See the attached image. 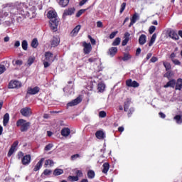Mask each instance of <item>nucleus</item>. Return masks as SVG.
<instances>
[{
	"label": "nucleus",
	"instance_id": "nucleus-8",
	"mask_svg": "<svg viewBox=\"0 0 182 182\" xmlns=\"http://www.w3.org/2000/svg\"><path fill=\"white\" fill-rule=\"evenodd\" d=\"M84 46V53L85 55H89L90 52H92V45L90 43H83Z\"/></svg>",
	"mask_w": 182,
	"mask_h": 182
},
{
	"label": "nucleus",
	"instance_id": "nucleus-17",
	"mask_svg": "<svg viewBox=\"0 0 182 182\" xmlns=\"http://www.w3.org/2000/svg\"><path fill=\"white\" fill-rule=\"evenodd\" d=\"M48 18L49 19H53V18H58V14H56V11L53 10H50L47 14Z\"/></svg>",
	"mask_w": 182,
	"mask_h": 182
},
{
	"label": "nucleus",
	"instance_id": "nucleus-16",
	"mask_svg": "<svg viewBox=\"0 0 182 182\" xmlns=\"http://www.w3.org/2000/svg\"><path fill=\"white\" fill-rule=\"evenodd\" d=\"M22 163L24 166H26L31 163V155H26L22 159Z\"/></svg>",
	"mask_w": 182,
	"mask_h": 182
},
{
	"label": "nucleus",
	"instance_id": "nucleus-57",
	"mask_svg": "<svg viewBox=\"0 0 182 182\" xmlns=\"http://www.w3.org/2000/svg\"><path fill=\"white\" fill-rule=\"evenodd\" d=\"M172 62L173 63H174V65H181V63H180V61L177 59H173Z\"/></svg>",
	"mask_w": 182,
	"mask_h": 182
},
{
	"label": "nucleus",
	"instance_id": "nucleus-37",
	"mask_svg": "<svg viewBox=\"0 0 182 182\" xmlns=\"http://www.w3.org/2000/svg\"><path fill=\"white\" fill-rule=\"evenodd\" d=\"M21 46L23 50H28V41H26V40H23L21 43Z\"/></svg>",
	"mask_w": 182,
	"mask_h": 182
},
{
	"label": "nucleus",
	"instance_id": "nucleus-21",
	"mask_svg": "<svg viewBox=\"0 0 182 182\" xmlns=\"http://www.w3.org/2000/svg\"><path fill=\"white\" fill-rule=\"evenodd\" d=\"M164 87H176V80H171L169 82H168L166 85H164Z\"/></svg>",
	"mask_w": 182,
	"mask_h": 182
},
{
	"label": "nucleus",
	"instance_id": "nucleus-15",
	"mask_svg": "<svg viewBox=\"0 0 182 182\" xmlns=\"http://www.w3.org/2000/svg\"><path fill=\"white\" fill-rule=\"evenodd\" d=\"M182 89V79L178 78L175 83V90H181Z\"/></svg>",
	"mask_w": 182,
	"mask_h": 182
},
{
	"label": "nucleus",
	"instance_id": "nucleus-1",
	"mask_svg": "<svg viewBox=\"0 0 182 182\" xmlns=\"http://www.w3.org/2000/svg\"><path fill=\"white\" fill-rule=\"evenodd\" d=\"M44 60H43V63L44 65V68H49L50 65H52L53 62H55V57H53V53L50 52H46L44 55Z\"/></svg>",
	"mask_w": 182,
	"mask_h": 182
},
{
	"label": "nucleus",
	"instance_id": "nucleus-30",
	"mask_svg": "<svg viewBox=\"0 0 182 182\" xmlns=\"http://www.w3.org/2000/svg\"><path fill=\"white\" fill-rule=\"evenodd\" d=\"M174 120L177 123V124H181L182 123V115H176L174 117Z\"/></svg>",
	"mask_w": 182,
	"mask_h": 182
},
{
	"label": "nucleus",
	"instance_id": "nucleus-2",
	"mask_svg": "<svg viewBox=\"0 0 182 182\" xmlns=\"http://www.w3.org/2000/svg\"><path fill=\"white\" fill-rule=\"evenodd\" d=\"M16 127H20L21 132H28L29 127H31V122H26L23 119H20L16 122Z\"/></svg>",
	"mask_w": 182,
	"mask_h": 182
},
{
	"label": "nucleus",
	"instance_id": "nucleus-7",
	"mask_svg": "<svg viewBox=\"0 0 182 182\" xmlns=\"http://www.w3.org/2000/svg\"><path fill=\"white\" fill-rule=\"evenodd\" d=\"M82 102V98L80 97H77L76 99L73 100V101L68 102L67 104L68 107H72L73 106H77Z\"/></svg>",
	"mask_w": 182,
	"mask_h": 182
},
{
	"label": "nucleus",
	"instance_id": "nucleus-3",
	"mask_svg": "<svg viewBox=\"0 0 182 182\" xmlns=\"http://www.w3.org/2000/svg\"><path fill=\"white\" fill-rule=\"evenodd\" d=\"M58 26H59V19L58 17L50 18V28L53 32L58 31Z\"/></svg>",
	"mask_w": 182,
	"mask_h": 182
},
{
	"label": "nucleus",
	"instance_id": "nucleus-26",
	"mask_svg": "<svg viewBox=\"0 0 182 182\" xmlns=\"http://www.w3.org/2000/svg\"><path fill=\"white\" fill-rule=\"evenodd\" d=\"M102 167V173H104L105 174H107V171H109V168H110V166L109 165V164L105 163Z\"/></svg>",
	"mask_w": 182,
	"mask_h": 182
},
{
	"label": "nucleus",
	"instance_id": "nucleus-14",
	"mask_svg": "<svg viewBox=\"0 0 182 182\" xmlns=\"http://www.w3.org/2000/svg\"><path fill=\"white\" fill-rule=\"evenodd\" d=\"M74 13H75V9L73 8H70L67 10H65L63 15V18H65L66 16L73 15Z\"/></svg>",
	"mask_w": 182,
	"mask_h": 182
},
{
	"label": "nucleus",
	"instance_id": "nucleus-24",
	"mask_svg": "<svg viewBox=\"0 0 182 182\" xmlns=\"http://www.w3.org/2000/svg\"><path fill=\"white\" fill-rule=\"evenodd\" d=\"M9 123V114L6 113L4 116L3 126L6 127Z\"/></svg>",
	"mask_w": 182,
	"mask_h": 182
},
{
	"label": "nucleus",
	"instance_id": "nucleus-64",
	"mask_svg": "<svg viewBox=\"0 0 182 182\" xmlns=\"http://www.w3.org/2000/svg\"><path fill=\"white\" fill-rule=\"evenodd\" d=\"M124 38L127 39H130V33L127 32L125 33Z\"/></svg>",
	"mask_w": 182,
	"mask_h": 182
},
{
	"label": "nucleus",
	"instance_id": "nucleus-19",
	"mask_svg": "<svg viewBox=\"0 0 182 182\" xmlns=\"http://www.w3.org/2000/svg\"><path fill=\"white\" fill-rule=\"evenodd\" d=\"M60 42V40L59 39V38L53 37V38L51 41V46L53 48H56V46H58V45H59Z\"/></svg>",
	"mask_w": 182,
	"mask_h": 182
},
{
	"label": "nucleus",
	"instance_id": "nucleus-22",
	"mask_svg": "<svg viewBox=\"0 0 182 182\" xmlns=\"http://www.w3.org/2000/svg\"><path fill=\"white\" fill-rule=\"evenodd\" d=\"M61 134L63 137H68L70 134V129L69 128H64L61 130Z\"/></svg>",
	"mask_w": 182,
	"mask_h": 182
},
{
	"label": "nucleus",
	"instance_id": "nucleus-38",
	"mask_svg": "<svg viewBox=\"0 0 182 182\" xmlns=\"http://www.w3.org/2000/svg\"><path fill=\"white\" fill-rule=\"evenodd\" d=\"M95 171H92V170H90L88 171L87 172V177L88 178H95Z\"/></svg>",
	"mask_w": 182,
	"mask_h": 182
},
{
	"label": "nucleus",
	"instance_id": "nucleus-20",
	"mask_svg": "<svg viewBox=\"0 0 182 182\" xmlns=\"http://www.w3.org/2000/svg\"><path fill=\"white\" fill-rule=\"evenodd\" d=\"M80 25L77 26L70 33L71 36H76L79 31H80Z\"/></svg>",
	"mask_w": 182,
	"mask_h": 182
},
{
	"label": "nucleus",
	"instance_id": "nucleus-18",
	"mask_svg": "<svg viewBox=\"0 0 182 182\" xmlns=\"http://www.w3.org/2000/svg\"><path fill=\"white\" fill-rule=\"evenodd\" d=\"M146 42H147V37L146 36V35L144 34L141 35L139 38V45H144Z\"/></svg>",
	"mask_w": 182,
	"mask_h": 182
},
{
	"label": "nucleus",
	"instance_id": "nucleus-54",
	"mask_svg": "<svg viewBox=\"0 0 182 182\" xmlns=\"http://www.w3.org/2000/svg\"><path fill=\"white\" fill-rule=\"evenodd\" d=\"M134 112V108L132 107L128 112V117H130L132 114Z\"/></svg>",
	"mask_w": 182,
	"mask_h": 182
},
{
	"label": "nucleus",
	"instance_id": "nucleus-56",
	"mask_svg": "<svg viewBox=\"0 0 182 182\" xmlns=\"http://www.w3.org/2000/svg\"><path fill=\"white\" fill-rule=\"evenodd\" d=\"M118 31H114L109 35V39H113L116 35H117Z\"/></svg>",
	"mask_w": 182,
	"mask_h": 182
},
{
	"label": "nucleus",
	"instance_id": "nucleus-55",
	"mask_svg": "<svg viewBox=\"0 0 182 182\" xmlns=\"http://www.w3.org/2000/svg\"><path fill=\"white\" fill-rule=\"evenodd\" d=\"M18 144H19V142L18 141H15L11 147L16 149L18 146Z\"/></svg>",
	"mask_w": 182,
	"mask_h": 182
},
{
	"label": "nucleus",
	"instance_id": "nucleus-49",
	"mask_svg": "<svg viewBox=\"0 0 182 182\" xmlns=\"http://www.w3.org/2000/svg\"><path fill=\"white\" fill-rule=\"evenodd\" d=\"M52 147H53V144H48L46 147H45V150L46 151H49V150H51Z\"/></svg>",
	"mask_w": 182,
	"mask_h": 182
},
{
	"label": "nucleus",
	"instance_id": "nucleus-6",
	"mask_svg": "<svg viewBox=\"0 0 182 182\" xmlns=\"http://www.w3.org/2000/svg\"><path fill=\"white\" fill-rule=\"evenodd\" d=\"M126 85L128 87H139L140 84H139V82H137L136 80L133 81L132 79H129L126 81Z\"/></svg>",
	"mask_w": 182,
	"mask_h": 182
},
{
	"label": "nucleus",
	"instance_id": "nucleus-46",
	"mask_svg": "<svg viewBox=\"0 0 182 182\" xmlns=\"http://www.w3.org/2000/svg\"><path fill=\"white\" fill-rule=\"evenodd\" d=\"M6 70V68H5V65H0V75H2L4 72Z\"/></svg>",
	"mask_w": 182,
	"mask_h": 182
},
{
	"label": "nucleus",
	"instance_id": "nucleus-41",
	"mask_svg": "<svg viewBox=\"0 0 182 182\" xmlns=\"http://www.w3.org/2000/svg\"><path fill=\"white\" fill-rule=\"evenodd\" d=\"M33 62H35V57H30L28 59L27 63H28V66H31V65H32V63H33Z\"/></svg>",
	"mask_w": 182,
	"mask_h": 182
},
{
	"label": "nucleus",
	"instance_id": "nucleus-9",
	"mask_svg": "<svg viewBox=\"0 0 182 182\" xmlns=\"http://www.w3.org/2000/svg\"><path fill=\"white\" fill-rule=\"evenodd\" d=\"M39 87H28L27 90L28 95H36L37 93H39Z\"/></svg>",
	"mask_w": 182,
	"mask_h": 182
},
{
	"label": "nucleus",
	"instance_id": "nucleus-40",
	"mask_svg": "<svg viewBox=\"0 0 182 182\" xmlns=\"http://www.w3.org/2000/svg\"><path fill=\"white\" fill-rule=\"evenodd\" d=\"M12 63L14 66H15V65H16V66H21L22 63H23L21 60H16V61H15V60H14Z\"/></svg>",
	"mask_w": 182,
	"mask_h": 182
},
{
	"label": "nucleus",
	"instance_id": "nucleus-36",
	"mask_svg": "<svg viewBox=\"0 0 182 182\" xmlns=\"http://www.w3.org/2000/svg\"><path fill=\"white\" fill-rule=\"evenodd\" d=\"M121 41L122 40L120 39V38L119 37L116 38L112 43V46H119V45H120Z\"/></svg>",
	"mask_w": 182,
	"mask_h": 182
},
{
	"label": "nucleus",
	"instance_id": "nucleus-13",
	"mask_svg": "<svg viewBox=\"0 0 182 182\" xmlns=\"http://www.w3.org/2000/svg\"><path fill=\"white\" fill-rule=\"evenodd\" d=\"M43 161H45V158H42L35 166L33 168V171H38V170H41L42 168V166L43 165Z\"/></svg>",
	"mask_w": 182,
	"mask_h": 182
},
{
	"label": "nucleus",
	"instance_id": "nucleus-5",
	"mask_svg": "<svg viewBox=\"0 0 182 182\" xmlns=\"http://www.w3.org/2000/svg\"><path fill=\"white\" fill-rule=\"evenodd\" d=\"M20 113L22 116H24V117H29V116L32 114V109H31L30 107H24L21 109Z\"/></svg>",
	"mask_w": 182,
	"mask_h": 182
},
{
	"label": "nucleus",
	"instance_id": "nucleus-39",
	"mask_svg": "<svg viewBox=\"0 0 182 182\" xmlns=\"http://www.w3.org/2000/svg\"><path fill=\"white\" fill-rule=\"evenodd\" d=\"M38 45H39V43H38V39L34 38L31 42L32 48H38Z\"/></svg>",
	"mask_w": 182,
	"mask_h": 182
},
{
	"label": "nucleus",
	"instance_id": "nucleus-34",
	"mask_svg": "<svg viewBox=\"0 0 182 182\" xmlns=\"http://www.w3.org/2000/svg\"><path fill=\"white\" fill-rule=\"evenodd\" d=\"M169 36L172 39H175L176 41L179 39L178 34L174 31H171Z\"/></svg>",
	"mask_w": 182,
	"mask_h": 182
},
{
	"label": "nucleus",
	"instance_id": "nucleus-63",
	"mask_svg": "<svg viewBox=\"0 0 182 182\" xmlns=\"http://www.w3.org/2000/svg\"><path fill=\"white\" fill-rule=\"evenodd\" d=\"M86 2H87V0H82L79 4L80 6H83Z\"/></svg>",
	"mask_w": 182,
	"mask_h": 182
},
{
	"label": "nucleus",
	"instance_id": "nucleus-27",
	"mask_svg": "<svg viewBox=\"0 0 182 182\" xmlns=\"http://www.w3.org/2000/svg\"><path fill=\"white\" fill-rule=\"evenodd\" d=\"M131 101L129 99H127V101L124 103V112H127L129 110V107H130Z\"/></svg>",
	"mask_w": 182,
	"mask_h": 182
},
{
	"label": "nucleus",
	"instance_id": "nucleus-52",
	"mask_svg": "<svg viewBox=\"0 0 182 182\" xmlns=\"http://www.w3.org/2000/svg\"><path fill=\"white\" fill-rule=\"evenodd\" d=\"M154 31H156V26H151L149 28V33L151 35L152 33H154Z\"/></svg>",
	"mask_w": 182,
	"mask_h": 182
},
{
	"label": "nucleus",
	"instance_id": "nucleus-25",
	"mask_svg": "<svg viewBox=\"0 0 182 182\" xmlns=\"http://www.w3.org/2000/svg\"><path fill=\"white\" fill-rule=\"evenodd\" d=\"M44 166L45 167H48V166H49V167H53V166H55V162L52 159H47L45 161Z\"/></svg>",
	"mask_w": 182,
	"mask_h": 182
},
{
	"label": "nucleus",
	"instance_id": "nucleus-61",
	"mask_svg": "<svg viewBox=\"0 0 182 182\" xmlns=\"http://www.w3.org/2000/svg\"><path fill=\"white\" fill-rule=\"evenodd\" d=\"M15 48H19L21 46V42L19 41H16L14 43Z\"/></svg>",
	"mask_w": 182,
	"mask_h": 182
},
{
	"label": "nucleus",
	"instance_id": "nucleus-12",
	"mask_svg": "<svg viewBox=\"0 0 182 182\" xmlns=\"http://www.w3.org/2000/svg\"><path fill=\"white\" fill-rule=\"evenodd\" d=\"M95 136L97 139H99V140H103V139L106 138V134H105V132L102 130L97 131L95 133Z\"/></svg>",
	"mask_w": 182,
	"mask_h": 182
},
{
	"label": "nucleus",
	"instance_id": "nucleus-31",
	"mask_svg": "<svg viewBox=\"0 0 182 182\" xmlns=\"http://www.w3.org/2000/svg\"><path fill=\"white\" fill-rule=\"evenodd\" d=\"M156 38H157V34L154 33L151 38L150 42L149 43V46H153V43L156 42Z\"/></svg>",
	"mask_w": 182,
	"mask_h": 182
},
{
	"label": "nucleus",
	"instance_id": "nucleus-50",
	"mask_svg": "<svg viewBox=\"0 0 182 182\" xmlns=\"http://www.w3.org/2000/svg\"><path fill=\"white\" fill-rule=\"evenodd\" d=\"M85 9H81L80 10L77 14H76V16L77 18H79V16H80L82 14H84V12L85 11Z\"/></svg>",
	"mask_w": 182,
	"mask_h": 182
},
{
	"label": "nucleus",
	"instance_id": "nucleus-59",
	"mask_svg": "<svg viewBox=\"0 0 182 182\" xmlns=\"http://www.w3.org/2000/svg\"><path fill=\"white\" fill-rule=\"evenodd\" d=\"M97 28H103V23L102 21H97Z\"/></svg>",
	"mask_w": 182,
	"mask_h": 182
},
{
	"label": "nucleus",
	"instance_id": "nucleus-10",
	"mask_svg": "<svg viewBox=\"0 0 182 182\" xmlns=\"http://www.w3.org/2000/svg\"><path fill=\"white\" fill-rule=\"evenodd\" d=\"M139 19H140V16H139V14L137 13H135L132 18H131V22L129 25V27H132L133 26V25H134L135 22H137V21H139Z\"/></svg>",
	"mask_w": 182,
	"mask_h": 182
},
{
	"label": "nucleus",
	"instance_id": "nucleus-35",
	"mask_svg": "<svg viewBox=\"0 0 182 182\" xmlns=\"http://www.w3.org/2000/svg\"><path fill=\"white\" fill-rule=\"evenodd\" d=\"M23 8H26V6L24 3H20L16 4V9L18 11H23Z\"/></svg>",
	"mask_w": 182,
	"mask_h": 182
},
{
	"label": "nucleus",
	"instance_id": "nucleus-29",
	"mask_svg": "<svg viewBox=\"0 0 182 182\" xmlns=\"http://www.w3.org/2000/svg\"><path fill=\"white\" fill-rule=\"evenodd\" d=\"M106 87V85L103 82H100L97 85L98 92H104L105 88Z\"/></svg>",
	"mask_w": 182,
	"mask_h": 182
},
{
	"label": "nucleus",
	"instance_id": "nucleus-51",
	"mask_svg": "<svg viewBox=\"0 0 182 182\" xmlns=\"http://www.w3.org/2000/svg\"><path fill=\"white\" fill-rule=\"evenodd\" d=\"M129 41H130V39H129V38H124V39L122 41V46H126L127 45V43H129Z\"/></svg>",
	"mask_w": 182,
	"mask_h": 182
},
{
	"label": "nucleus",
	"instance_id": "nucleus-11",
	"mask_svg": "<svg viewBox=\"0 0 182 182\" xmlns=\"http://www.w3.org/2000/svg\"><path fill=\"white\" fill-rule=\"evenodd\" d=\"M14 9H15V6H14V5L12 4H7L4 7V11H9L10 14H14L15 15H16V12L14 13L12 11H14Z\"/></svg>",
	"mask_w": 182,
	"mask_h": 182
},
{
	"label": "nucleus",
	"instance_id": "nucleus-48",
	"mask_svg": "<svg viewBox=\"0 0 182 182\" xmlns=\"http://www.w3.org/2000/svg\"><path fill=\"white\" fill-rule=\"evenodd\" d=\"M126 9V3H122L121 5V9H120V14H123V11Z\"/></svg>",
	"mask_w": 182,
	"mask_h": 182
},
{
	"label": "nucleus",
	"instance_id": "nucleus-47",
	"mask_svg": "<svg viewBox=\"0 0 182 182\" xmlns=\"http://www.w3.org/2000/svg\"><path fill=\"white\" fill-rule=\"evenodd\" d=\"M76 176L79 178V177H83V173L80 170L76 171Z\"/></svg>",
	"mask_w": 182,
	"mask_h": 182
},
{
	"label": "nucleus",
	"instance_id": "nucleus-43",
	"mask_svg": "<svg viewBox=\"0 0 182 182\" xmlns=\"http://www.w3.org/2000/svg\"><path fill=\"white\" fill-rule=\"evenodd\" d=\"M52 174V170L50 169H46L43 171V175L44 176H50Z\"/></svg>",
	"mask_w": 182,
	"mask_h": 182
},
{
	"label": "nucleus",
	"instance_id": "nucleus-62",
	"mask_svg": "<svg viewBox=\"0 0 182 182\" xmlns=\"http://www.w3.org/2000/svg\"><path fill=\"white\" fill-rule=\"evenodd\" d=\"M158 58L157 57H152L150 60L151 62H152V63H154L155 62H157Z\"/></svg>",
	"mask_w": 182,
	"mask_h": 182
},
{
	"label": "nucleus",
	"instance_id": "nucleus-23",
	"mask_svg": "<svg viewBox=\"0 0 182 182\" xmlns=\"http://www.w3.org/2000/svg\"><path fill=\"white\" fill-rule=\"evenodd\" d=\"M117 53V47H112L109 50V55L111 56V58H113L114 55Z\"/></svg>",
	"mask_w": 182,
	"mask_h": 182
},
{
	"label": "nucleus",
	"instance_id": "nucleus-45",
	"mask_svg": "<svg viewBox=\"0 0 182 182\" xmlns=\"http://www.w3.org/2000/svg\"><path fill=\"white\" fill-rule=\"evenodd\" d=\"M164 66L166 70H169L171 68V65L168 63L164 62Z\"/></svg>",
	"mask_w": 182,
	"mask_h": 182
},
{
	"label": "nucleus",
	"instance_id": "nucleus-44",
	"mask_svg": "<svg viewBox=\"0 0 182 182\" xmlns=\"http://www.w3.org/2000/svg\"><path fill=\"white\" fill-rule=\"evenodd\" d=\"M15 149L14 148H10L9 152H8V157H11V156H12V154H14V153H15Z\"/></svg>",
	"mask_w": 182,
	"mask_h": 182
},
{
	"label": "nucleus",
	"instance_id": "nucleus-32",
	"mask_svg": "<svg viewBox=\"0 0 182 182\" xmlns=\"http://www.w3.org/2000/svg\"><path fill=\"white\" fill-rule=\"evenodd\" d=\"M63 173V169L55 168L53 171V176H60Z\"/></svg>",
	"mask_w": 182,
	"mask_h": 182
},
{
	"label": "nucleus",
	"instance_id": "nucleus-53",
	"mask_svg": "<svg viewBox=\"0 0 182 182\" xmlns=\"http://www.w3.org/2000/svg\"><path fill=\"white\" fill-rule=\"evenodd\" d=\"M99 116H100V117H102V118L106 117V112H105V111H100V112H99Z\"/></svg>",
	"mask_w": 182,
	"mask_h": 182
},
{
	"label": "nucleus",
	"instance_id": "nucleus-58",
	"mask_svg": "<svg viewBox=\"0 0 182 182\" xmlns=\"http://www.w3.org/2000/svg\"><path fill=\"white\" fill-rule=\"evenodd\" d=\"M88 38H90V41L92 43V45H96V41L92 38V36H88Z\"/></svg>",
	"mask_w": 182,
	"mask_h": 182
},
{
	"label": "nucleus",
	"instance_id": "nucleus-42",
	"mask_svg": "<svg viewBox=\"0 0 182 182\" xmlns=\"http://www.w3.org/2000/svg\"><path fill=\"white\" fill-rule=\"evenodd\" d=\"M68 180H71V181H78L79 178L77 176H68Z\"/></svg>",
	"mask_w": 182,
	"mask_h": 182
},
{
	"label": "nucleus",
	"instance_id": "nucleus-33",
	"mask_svg": "<svg viewBox=\"0 0 182 182\" xmlns=\"http://www.w3.org/2000/svg\"><path fill=\"white\" fill-rule=\"evenodd\" d=\"M130 59H132V55H130L129 53L124 54V56L122 58V60L124 62H127V60H130Z\"/></svg>",
	"mask_w": 182,
	"mask_h": 182
},
{
	"label": "nucleus",
	"instance_id": "nucleus-28",
	"mask_svg": "<svg viewBox=\"0 0 182 182\" xmlns=\"http://www.w3.org/2000/svg\"><path fill=\"white\" fill-rule=\"evenodd\" d=\"M58 4H59L60 6L65 8V6H68V5L69 4V0H60Z\"/></svg>",
	"mask_w": 182,
	"mask_h": 182
},
{
	"label": "nucleus",
	"instance_id": "nucleus-4",
	"mask_svg": "<svg viewBox=\"0 0 182 182\" xmlns=\"http://www.w3.org/2000/svg\"><path fill=\"white\" fill-rule=\"evenodd\" d=\"M22 86V83L18 80H11L9 84V89H18Z\"/></svg>",
	"mask_w": 182,
	"mask_h": 182
},
{
	"label": "nucleus",
	"instance_id": "nucleus-60",
	"mask_svg": "<svg viewBox=\"0 0 182 182\" xmlns=\"http://www.w3.org/2000/svg\"><path fill=\"white\" fill-rule=\"evenodd\" d=\"M80 157V154H75L71 156L72 160H75L76 159H79Z\"/></svg>",
	"mask_w": 182,
	"mask_h": 182
}]
</instances>
